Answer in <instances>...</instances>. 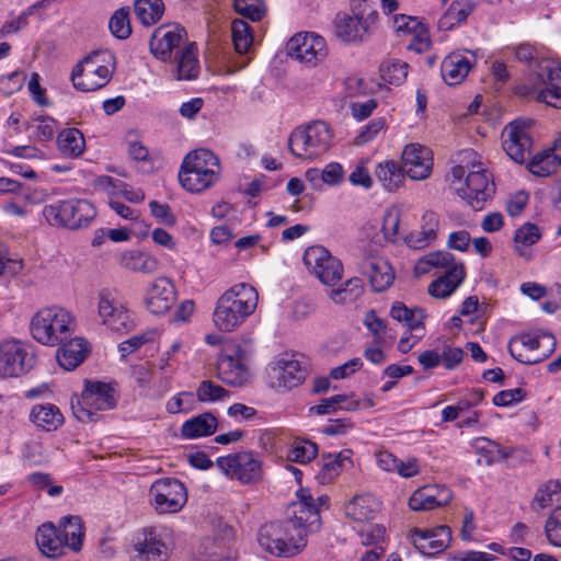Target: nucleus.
I'll use <instances>...</instances> for the list:
<instances>
[{
  "mask_svg": "<svg viewBox=\"0 0 561 561\" xmlns=\"http://www.w3.org/2000/svg\"><path fill=\"white\" fill-rule=\"evenodd\" d=\"M332 142L330 126L317 121L306 126L295 128L288 138L291 154L302 160H313L325 153Z\"/></svg>",
  "mask_w": 561,
  "mask_h": 561,
  "instance_id": "1a4fd4ad",
  "label": "nucleus"
},
{
  "mask_svg": "<svg viewBox=\"0 0 561 561\" xmlns=\"http://www.w3.org/2000/svg\"><path fill=\"white\" fill-rule=\"evenodd\" d=\"M57 147L64 156L77 158L85 149L84 136L78 128H66L57 136Z\"/></svg>",
  "mask_w": 561,
  "mask_h": 561,
  "instance_id": "c03bdc74",
  "label": "nucleus"
},
{
  "mask_svg": "<svg viewBox=\"0 0 561 561\" xmlns=\"http://www.w3.org/2000/svg\"><path fill=\"white\" fill-rule=\"evenodd\" d=\"M409 48L416 53H424L431 46L430 32L427 27L421 23L415 32L411 33Z\"/></svg>",
  "mask_w": 561,
  "mask_h": 561,
  "instance_id": "338daca9",
  "label": "nucleus"
},
{
  "mask_svg": "<svg viewBox=\"0 0 561 561\" xmlns=\"http://www.w3.org/2000/svg\"><path fill=\"white\" fill-rule=\"evenodd\" d=\"M90 352L88 342L82 337H75L57 350V360L65 370H73Z\"/></svg>",
  "mask_w": 561,
  "mask_h": 561,
  "instance_id": "c9c22d12",
  "label": "nucleus"
},
{
  "mask_svg": "<svg viewBox=\"0 0 561 561\" xmlns=\"http://www.w3.org/2000/svg\"><path fill=\"white\" fill-rule=\"evenodd\" d=\"M96 310L101 324L111 331L124 333L135 325L128 308L114 289L99 291Z\"/></svg>",
  "mask_w": 561,
  "mask_h": 561,
  "instance_id": "dca6fc26",
  "label": "nucleus"
},
{
  "mask_svg": "<svg viewBox=\"0 0 561 561\" xmlns=\"http://www.w3.org/2000/svg\"><path fill=\"white\" fill-rule=\"evenodd\" d=\"M35 541L39 551L48 558H56L65 553L58 528L51 523L43 524L37 528Z\"/></svg>",
  "mask_w": 561,
  "mask_h": 561,
  "instance_id": "4c0bfd02",
  "label": "nucleus"
},
{
  "mask_svg": "<svg viewBox=\"0 0 561 561\" xmlns=\"http://www.w3.org/2000/svg\"><path fill=\"white\" fill-rule=\"evenodd\" d=\"M216 463L222 473L243 484L255 483L262 477V460L252 451L219 457Z\"/></svg>",
  "mask_w": 561,
  "mask_h": 561,
  "instance_id": "a211bd4d",
  "label": "nucleus"
},
{
  "mask_svg": "<svg viewBox=\"0 0 561 561\" xmlns=\"http://www.w3.org/2000/svg\"><path fill=\"white\" fill-rule=\"evenodd\" d=\"M287 519L283 524L264 526L259 534V542L271 554L291 557L306 546L309 531L318 529L319 510L308 490L297 492V501L287 507Z\"/></svg>",
  "mask_w": 561,
  "mask_h": 561,
  "instance_id": "f257e3e1",
  "label": "nucleus"
},
{
  "mask_svg": "<svg viewBox=\"0 0 561 561\" xmlns=\"http://www.w3.org/2000/svg\"><path fill=\"white\" fill-rule=\"evenodd\" d=\"M231 37L239 59L229 69L230 72H236L248 66L250 59L244 57L253 43V34L250 25L242 20H234L231 23Z\"/></svg>",
  "mask_w": 561,
  "mask_h": 561,
  "instance_id": "473e14b6",
  "label": "nucleus"
},
{
  "mask_svg": "<svg viewBox=\"0 0 561 561\" xmlns=\"http://www.w3.org/2000/svg\"><path fill=\"white\" fill-rule=\"evenodd\" d=\"M175 300V286L168 277H158L149 284L145 297L149 312L163 314L171 309Z\"/></svg>",
  "mask_w": 561,
  "mask_h": 561,
  "instance_id": "393cba45",
  "label": "nucleus"
},
{
  "mask_svg": "<svg viewBox=\"0 0 561 561\" xmlns=\"http://www.w3.org/2000/svg\"><path fill=\"white\" fill-rule=\"evenodd\" d=\"M421 23L417 18L405 14H394L392 18V28L399 36H410L420 27Z\"/></svg>",
  "mask_w": 561,
  "mask_h": 561,
  "instance_id": "e2e57ef3",
  "label": "nucleus"
},
{
  "mask_svg": "<svg viewBox=\"0 0 561 561\" xmlns=\"http://www.w3.org/2000/svg\"><path fill=\"white\" fill-rule=\"evenodd\" d=\"M408 64L399 59H386L380 64V79L388 84L400 85L408 76Z\"/></svg>",
  "mask_w": 561,
  "mask_h": 561,
  "instance_id": "09e8293b",
  "label": "nucleus"
},
{
  "mask_svg": "<svg viewBox=\"0 0 561 561\" xmlns=\"http://www.w3.org/2000/svg\"><path fill=\"white\" fill-rule=\"evenodd\" d=\"M307 370L295 355H283L275 359L268 371L273 388L289 390L299 386L306 378Z\"/></svg>",
  "mask_w": 561,
  "mask_h": 561,
  "instance_id": "4be33fe9",
  "label": "nucleus"
},
{
  "mask_svg": "<svg viewBox=\"0 0 561 561\" xmlns=\"http://www.w3.org/2000/svg\"><path fill=\"white\" fill-rule=\"evenodd\" d=\"M536 54V49L528 44H522L515 48L517 60L530 61L528 71L517 85L516 92L522 96L561 108V67L552 59L537 58Z\"/></svg>",
  "mask_w": 561,
  "mask_h": 561,
  "instance_id": "f03ea898",
  "label": "nucleus"
},
{
  "mask_svg": "<svg viewBox=\"0 0 561 561\" xmlns=\"http://www.w3.org/2000/svg\"><path fill=\"white\" fill-rule=\"evenodd\" d=\"M108 27L115 37L119 39L127 38L131 33L129 11L124 8L117 10L111 18Z\"/></svg>",
  "mask_w": 561,
  "mask_h": 561,
  "instance_id": "4d7b16f0",
  "label": "nucleus"
},
{
  "mask_svg": "<svg viewBox=\"0 0 561 561\" xmlns=\"http://www.w3.org/2000/svg\"><path fill=\"white\" fill-rule=\"evenodd\" d=\"M530 125L531 121L515 119L507 124L503 129V149L516 163H524L530 154Z\"/></svg>",
  "mask_w": 561,
  "mask_h": 561,
  "instance_id": "412c9836",
  "label": "nucleus"
},
{
  "mask_svg": "<svg viewBox=\"0 0 561 561\" xmlns=\"http://www.w3.org/2000/svg\"><path fill=\"white\" fill-rule=\"evenodd\" d=\"M363 324L374 336V343L379 345L391 344L396 339V333L390 329L387 322L379 318L374 310L365 313Z\"/></svg>",
  "mask_w": 561,
  "mask_h": 561,
  "instance_id": "de8ad7c7",
  "label": "nucleus"
},
{
  "mask_svg": "<svg viewBox=\"0 0 561 561\" xmlns=\"http://www.w3.org/2000/svg\"><path fill=\"white\" fill-rule=\"evenodd\" d=\"M451 492L439 485H425L412 493L409 506L412 511H430L449 503Z\"/></svg>",
  "mask_w": 561,
  "mask_h": 561,
  "instance_id": "c85d7f7f",
  "label": "nucleus"
},
{
  "mask_svg": "<svg viewBox=\"0 0 561 561\" xmlns=\"http://www.w3.org/2000/svg\"><path fill=\"white\" fill-rule=\"evenodd\" d=\"M249 362L250 354L244 345L236 342L227 343L218 356L217 376L229 386H244L251 379Z\"/></svg>",
  "mask_w": 561,
  "mask_h": 561,
  "instance_id": "f8f14e48",
  "label": "nucleus"
},
{
  "mask_svg": "<svg viewBox=\"0 0 561 561\" xmlns=\"http://www.w3.org/2000/svg\"><path fill=\"white\" fill-rule=\"evenodd\" d=\"M352 450L344 449L336 454H329L323 458V463L317 473V479L321 484H329L337 478L342 471L353 466Z\"/></svg>",
  "mask_w": 561,
  "mask_h": 561,
  "instance_id": "72a5a7b5",
  "label": "nucleus"
},
{
  "mask_svg": "<svg viewBox=\"0 0 561 561\" xmlns=\"http://www.w3.org/2000/svg\"><path fill=\"white\" fill-rule=\"evenodd\" d=\"M216 427V417L210 413H203L184 422L181 433L184 438L193 439L211 435Z\"/></svg>",
  "mask_w": 561,
  "mask_h": 561,
  "instance_id": "37998d69",
  "label": "nucleus"
},
{
  "mask_svg": "<svg viewBox=\"0 0 561 561\" xmlns=\"http://www.w3.org/2000/svg\"><path fill=\"white\" fill-rule=\"evenodd\" d=\"M378 13L370 8L366 0L358 2L353 14H337L335 19V35L345 43L364 42L376 22Z\"/></svg>",
  "mask_w": 561,
  "mask_h": 561,
  "instance_id": "4468645a",
  "label": "nucleus"
},
{
  "mask_svg": "<svg viewBox=\"0 0 561 561\" xmlns=\"http://www.w3.org/2000/svg\"><path fill=\"white\" fill-rule=\"evenodd\" d=\"M363 293V280L359 277H351L337 287H331L328 291V297L336 305H347L355 302Z\"/></svg>",
  "mask_w": 561,
  "mask_h": 561,
  "instance_id": "a19ab883",
  "label": "nucleus"
},
{
  "mask_svg": "<svg viewBox=\"0 0 561 561\" xmlns=\"http://www.w3.org/2000/svg\"><path fill=\"white\" fill-rule=\"evenodd\" d=\"M35 363L25 344L8 340L0 344V378H15L26 374Z\"/></svg>",
  "mask_w": 561,
  "mask_h": 561,
  "instance_id": "6ab92c4d",
  "label": "nucleus"
},
{
  "mask_svg": "<svg viewBox=\"0 0 561 561\" xmlns=\"http://www.w3.org/2000/svg\"><path fill=\"white\" fill-rule=\"evenodd\" d=\"M534 504L540 510H545L553 504L561 502V481L549 480L541 484L534 496Z\"/></svg>",
  "mask_w": 561,
  "mask_h": 561,
  "instance_id": "3c124183",
  "label": "nucleus"
},
{
  "mask_svg": "<svg viewBox=\"0 0 561 561\" xmlns=\"http://www.w3.org/2000/svg\"><path fill=\"white\" fill-rule=\"evenodd\" d=\"M375 175L382 187L389 192L398 190L405 179L403 169L392 160L378 163L375 169Z\"/></svg>",
  "mask_w": 561,
  "mask_h": 561,
  "instance_id": "79ce46f5",
  "label": "nucleus"
},
{
  "mask_svg": "<svg viewBox=\"0 0 561 561\" xmlns=\"http://www.w3.org/2000/svg\"><path fill=\"white\" fill-rule=\"evenodd\" d=\"M556 348V339L548 332H528L512 337L510 354L518 362L533 365L545 360Z\"/></svg>",
  "mask_w": 561,
  "mask_h": 561,
  "instance_id": "ddd939ff",
  "label": "nucleus"
},
{
  "mask_svg": "<svg viewBox=\"0 0 561 561\" xmlns=\"http://www.w3.org/2000/svg\"><path fill=\"white\" fill-rule=\"evenodd\" d=\"M450 186L473 210H481L495 192L491 174L481 162L456 165L449 173Z\"/></svg>",
  "mask_w": 561,
  "mask_h": 561,
  "instance_id": "20e7f679",
  "label": "nucleus"
},
{
  "mask_svg": "<svg viewBox=\"0 0 561 561\" xmlns=\"http://www.w3.org/2000/svg\"><path fill=\"white\" fill-rule=\"evenodd\" d=\"M186 501V488L178 479H158L150 486L149 502L159 514L178 513L185 505Z\"/></svg>",
  "mask_w": 561,
  "mask_h": 561,
  "instance_id": "f3484780",
  "label": "nucleus"
},
{
  "mask_svg": "<svg viewBox=\"0 0 561 561\" xmlns=\"http://www.w3.org/2000/svg\"><path fill=\"white\" fill-rule=\"evenodd\" d=\"M115 404L114 389L101 381H87L81 396L71 400L75 417L83 423L95 422L99 411L113 409Z\"/></svg>",
  "mask_w": 561,
  "mask_h": 561,
  "instance_id": "9d476101",
  "label": "nucleus"
},
{
  "mask_svg": "<svg viewBox=\"0 0 561 561\" xmlns=\"http://www.w3.org/2000/svg\"><path fill=\"white\" fill-rule=\"evenodd\" d=\"M379 501L369 493L357 494L344 506L345 516L350 519L364 523L371 520L379 512Z\"/></svg>",
  "mask_w": 561,
  "mask_h": 561,
  "instance_id": "7c9ffc66",
  "label": "nucleus"
},
{
  "mask_svg": "<svg viewBox=\"0 0 561 561\" xmlns=\"http://www.w3.org/2000/svg\"><path fill=\"white\" fill-rule=\"evenodd\" d=\"M198 71L197 47L194 43H191L175 58L174 77L178 80H192L197 77Z\"/></svg>",
  "mask_w": 561,
  "mask_h": 561,
  "instance_id": "ea45409f",
  "label": "nucleus"
},
{
  "mask_svg": "<svg viewBox=\"0 0 561 561\" xmlns=\"http://www.w3.org/2000/svg\"><path fill=\"white\" fill-rule=\"evenodd\" d=\"M402 169L411 180L424 181L433 171V154L430 148L420 144H409L404 147Z\"/></svg>",
  "mask_w": 561,
  "mask_h": 561,
  "instance_id": "b1692460",
  "label": "nucleus"
},
{
  "mask_svg": "<svg viewBox=\"0 0 561 561\" xmlns=\"http://www.w3.org/2000/svg\"><path fill=\"white\" fill-rule=\"evenodd\" d=\"M118 265L134 273L150 275L159 270L158 259L145 251L131 249L119 253L117 257Z\"/></svg>",
  "mask_w": 561,
  "mask_h": 561,
  "instance_id": "c756f323",
  "label": "nucleus"
},
{
  "mask_svg": "<svg viewBox=\"0 0 561 561\" xmlns=\"http://www.w3.org/2000/svg\"><path fill=\"white\" fill-rule=\"evenodd\" d=\"M390 316L403 323L411 332H420L424 329L425 313L422 309H410L403 302L396 301L391 306Z\"/></svg>",
  "mask_w": 561,
  "mask_h": 561,
  "instance_id": "a18cd8bd",
  "label": "nucleus"
},
{
  "mask_svg": "<svg viewBox=\"0 0 561 561\" xmlns=\"http://www.w3.org/2000/svg\"><path fill=\"white\" fill-rule=\"evenodd\" d=\"M288 55L309 67L317 66L328 55L323 37L314 33H298L287 43Z\"/></svg>",
  "mask_w": 561,
  "mask_h": 561,
  "instance_id": "aec40b11",
  "label": "nucleus"
},
{
  "mask_svg": "<svg viewBox=\"0 0 561 561\" xmlns=\"http://www.w3.org/2000/svg\"><path fill=\"white\" fill-rule=\"evenodd\" d=\"M36 138L41 141L50 140L57 129V122L48 116L34 118Z\"/></svg>",
  "mask_w": 561,
  "mask_h": 561,
  "instance_id": "0e129e2a",
  "label": "nucleus"
},
{
  "mask_svg": "<svg viewBox=\"0 0 561 561\" xmlns=\"http://www.w3.org/2000/svg\"><path fill=\"white\" fill-rule=\"evenodd\" d=\"M195 401L193 392L183 391L169 399L165 409L171 414L187 413L193 410Z\"/></svg>",
  "mask_w": 561,
  "mask_h": 561,
  "instance_id": "bf43d9fd",
  "label": "nucleus"
},
{
  "mask_svg": "<svg viewBox=\"0 0 561 561\" xmlns=\"http://www.w3.org/2000/svg\"><path fill=\"white\" fill-rule=\"evenodd\" d=\"M561 167V139L554 141L552 147L536 153L528 163V170L538 176H548Z\"/></svg>",
  "mask_w": 561,
  "mask_h": 561,
  "instance_id": "2f4dec72",
  "label": "nucleus"
},
{
  "mask_svg": "<svg viewBox=\"0 0 561 561\" xmlns=\"http://www.w3.org/2000/svg\"><path fill=\"white\" fill-rule=\"evenodd\" d=\"M400 224V210L392 206L385 210L382 217V232L385 238L394 241L398 236Z\"/></svg>",
  "mask_w": 561,
  "mask_h": 561,
  "instance_id": "680f3d73",
  "label": "nucleus"
},
{
  "mask_svg": "<svg viewBox=\"0 0 561 561\" xmlns=\"http://www.w3.org/2000/svg\"><path fill=\"white\" fill-rule=\"evenodd\" d=\"M473 4L469 0L454 1L442 19L443 25H453L465 21L472 12Z\"/></svg>",
  "mask_w": 561,
  "mask_h": 561,
  "instance_id": "5fc2aeb1",
  "label": "nucleus"
},
{
  "mask_svg": "<svg viewBox=\"0 0 561 561\" xmlns=\"http://www.w3.org/2000/svg\"><path fill=\"white\" fill-rule=\"evenodd\" d=\"M30 421L37 427L46 432L56 431L64 423V415L51 403L36 404L30 412Z\"/></svg>",
  "mask_w": 561,
  "mask_h": 561,
  "instance_id": "58836bf2",
  "label": "nucleus"
},
{
  "mask_svg": "<svg viewBox=\"0 0 561 561\" xmlns=\"http://www.w3.org/2000/svg\"><path fill=\"white\" fill-rule=\"evenodd\" d=\"M76 329L73 314L65 308L53 306L37 311L30 324L31 334L43 345L55 346Z\"/></svg>",
  "mask_w": 561,
  "mask_h": 561,
  "instance_id": "423d86ee",
  "label": "nucleus"
},
{
  "mask_svg": "<svg viewBox=\"0 0 561 561\" xmlns=\"http://www.w3.org/2000/svg\"><path fill=\"white\" fill-rule=\"evenodd\" d=\"M218 157L207 149L188 152L179 171L181 186L190 193H202L211 187L219 179Z\"/></svg>",
  "mask_w": 561,
  "mask_h": 561,
  "instance_id": "39448f33",
  "label": "nucleus"
},
{
  "mask_svg": "<svg viewBox=\"0 0 561 561\" xmlns=\"http://www.w3.org/2000/svg\"><path fill=\"white\" fill-rule=\"evenodd\" d=\"M184 35V28L178 24L161 25L154 30L150 38V51L156 58L165 61L170 58L173 48L180 45Z\"/></svg>",
  "mask_w": 561,
  "mask_h": 561,
  "instance_id": "bb28decb",
  "label": "nucleus"
},
{
  "mask_svg": "<svg viewBox=\"0 0 561 561\" xmlns=\"http://www.w3.org/2000/svg\"><path fill=\"white\" fill-rule=\"evenodd\" d=\"M65 549L79 552L82 548L84 529L81 518L78 516L62 517L57 527Z\"/></svg>",
  "mask_w": 561,
  "mask_h": 561,
  "instance_id": "e433bc0d",
  "label": "nucleus"
},
{
  "mask_svg": "<svg viewBox=\"0 0 561 561\" xmlns=\"http://www.w3.org/2000/svg\"><path fill=\"white\" fill-rule=\"evenodd\" d=\"M430 267L446 270L444 275L432 282L428 286V294L438 299L449 297L466 276L463 264L456 262L453 254L446 251L427 254L419 261L416 266L423 273L428 272Z\"/></svg>",
  "mask_w": 561,
  "mask_h": 561,
  "instance_id": "6e6552de",
  "label": "nucleus"
},
{
  "mask_svg": "<svg viewBox=\"0 0 561 561\" xmlns=\"http://www.w3.org/2000/svg\"><path fill=\"white\" fill-rule=\"evenodd\" d=\"M21 270V261L11 257L7 248L0 242V276H13L16 275Z\"/></svg>",
  "mask_w": 561,
  "mask_h": 561,
  "instance_id": "774afa93",
  "label": "nucleus"
},
{
  "mask_svg": "<svg viewBox=\"0 0 561 561\" xmlns=\"http://www.w3.org/2000/svg\"><path fill=\"white\" fill-rule=\"evenodd\" d=\"M196 397L201 402L214 403L227 399L229 392L211 380H204L196 389Z\"/></svg>",
  "mask_w": 561,
  "mask_h": 561,
  "instance_id": "603ef678",
  "label": "nucleus"
},
{
  "mask_svg": "<svg viewBox=\"0 0 561 561\" xmlns=\"http://www.w3.org/2000/svg\"><path fill=\"white\" fill-rule=\"evenodd\" d=\"M545 534L550 545L561 547V506L548 516L545 523Z\"/></svg>",
  "mask_w": 561,
  "mask_h": 561,
  "instance_id": "052dcab7",
  "label": "nucleus"
},
{
  "mask_svg": "<svg viewBox=\"0 0 561 561\" xmlns=\"http://www.w3.org/2000/svg\"><path fill=\"white\" fill-rule=\"evenodd\" d=\"M540 239L539 228L534 224H525L515 231L514 243L518 253L538 242Z\"/></svg>",
  "mask_w": 561,
  "mask_h": 561,
  "instance_id": "864d4df0",
  "label": "nucleus"
},
{
  "mask_svg": "<svg viewBox=\"0 0 561 561\" xmlns=\"http://www.w3.org/2000/svg\"><path fill=\"white\" fill-rule=\"evenodd\" d=\"M334 397L341 398L337 410L347 412L357 411L362 408H371L375 404L371 398L358 399L355 394H335Z\"/></svg>",
  "mask_w": 561,
  "mask_h": 561,
  "instance_id": "69168bd1",
  "label": "nucleus"
},
{
  "mask_svg": "<svg viewBox=\"0 0 561 561\" xmlns=\"http://www.w3.org/2000/svg\"><path fill=\"white\" fill-rule=\"evenodd\" d=\"M164 10L162 0H136L134 11L137 19L144 25H152L157 23Z\"/></svg>",
  "mask_w": 561,
  "mask_h": 561,
  "instance_id": "8fccbe9b",
  "label": "nucleus"
},
{
  "mask_svg": "<svg viewBox=\"0 0 561 561\" xmlns=\"http://www.w3.org/2000/svg\"><path fill=\"white\" fill-rule=\"evenodd\" d=\"M474 62V55L454 51L444 58L440 72L444 81L449 85H457L468 76Z\"/></svg>",
  "mask_w": 561,
  "mask_h": 561,
  "instance_id": "cd10ccee",
  "label": "nucleus"
},
{
  "mask_svg": "<svg viewBox=\"0 0 561 561\" xmlns=\"http://www.w3.org/2000/svg\"><path fill=\"white\" fill-rule=\"evenodd\" d=\"M304 264L308 272L322 285L334 287L340 284L344 275L342 261L332 255L323 245H311L305 250Z\"/></svg>",
  "mask_w": 561,
  "mask_h": 561,
  "instance_id": "2eb2a0df",
  "label": "nucleus"
},
{
  "mask_svg": "<svg viewBox=\"0 0 561 561\" xmlns=\"http://www.w3.org/2000/svg\"><path fill=\"white\" fill-rule=\"evenodd\" d=\"M364 273L368 275L375 291L388 289L394 280V272L390 263L382 257H371L364 264Z\"/></svg>",
  "mask_w": 561,
  "mask_h": 561,
  "instance_id": "f704fd0d",
  "label": "nucleus"
},
{
  "mask_svg": "<svg viewBox=\"0 0 561 561\" xmlns=\"http://www.w3.org/2000/svg\"><path fill=\"white\" fill-rule=\"evenodd\" d=\"M43 215L53 226L79 229L90 225L96 216V209L87 199L72 198L46 205Z\"/></svg>",
  "mask_w": 561,
  "mask_h": 561,
  "instance_id": "9b49d317",
  "label": "nucleus"
},
{
  "mask_svg": "<svg viewBox=\"0 0 561 561\" xmlns=\"http://www.w3.org/2000/svg\"><path fill=\"white\" fill-rule=\"evenodd\" d=\"M135 549L142 561H167L170 556L165 535L156 529H145L139 535Z\"/></svg>",
  "mask_w": 561,
  "mask_h": 561,
  "instance_id": "a878e982",
  "label": "nucleus"
},
{
  "mask_svg": "<svg viewBox=\"0 0 561 561\" xmlns=\"http://www.w3.org/2000/svg\"><path fill=\"white\" fill-rule=\"evenodd\" d=\"M412 545L424 556L443 552L450 543L451 529L446 525L433 528H413L409 531Z\"/></svg>",
  "mask_w": 561,
  "mask_h": 561,
  "instance_id": "5701e85b",
  "label": "nucleus"
},
{
  "mask_svg": "<svg viewBox=\"0 0 561 561\" xmlns=\"http://www.w3.org/2000/svg\"><path fill=\"white\" fill-rule=\"evenodd\" d=\"M259 301L256 289L248 283H238L216 300L213 323L220 332L238 330L254 313Z\"/></svg>",
  "mask_w": 561,
  "mask_h": 561,
  "instance_id": "7ed1b4c3",
  "label": "nucleus"
},
{
  "mask_svg": "<svg viewBox=\"0 0 561 561\" xmlns=\"http://www.w3.org/2000/svg\"><path fill=\"white\" fill-rule=\"evenodd\" d=\"M234 9L237 13L252 21H260L266 12L263 0H234Z\"/></svg>",
  "mask_w": 561,
  "mask_h": 561,
  "instance_id": "6e6d98bb",
  "label": "nucleus"
},
{
  "mask_svg": "<svg viewBox=\"0 0 561 561\" xmlns=\"http://www.w3.org/2000/svg\"><path fill=\"white\" fill-rule=\"evenodd\" d=\"M316 444L309 440H298L293 444L288 451V459L291 461L306 463L312 460L317 455Z\"/></svg>",
  "mask_w": 561,
  "mask_h": 561,
  "instance_id": "13d9d810",
  "label": "nucleus"
},
{
  "mask_svg": "<svg viewBox=\"0 0 561 561\" xmlns=\"http://www.w3.org/2000/svg\"><path fill=\"white\" fill-rule=\"evenodd\" d=\"M115 70V58L107 50H96L84 57L71 71L77 90L92 92L105 87Z\"/></svg>",
  "mask_w": 561,
  "mask_h": 561,
  "instance_id": "0eeeda50",
  "label": "nucleus"
},
{
  "mask_svg": "<svg viewBox=\"0 0 561 561\" xmlns=\"http://www.w3.org/2000/svg\"><path fill=\"white\" fill-rule=\"evenodd\" d=\"M438 227V218L434 213H426L422 217V227L417 232H412L405 237V242L415 249L428 245L435 238Z\"/></svg>",
  "mask_w": 561,
  "mask_h": 561,
  "instance_id": "49530a36",
  "label": "nucleus"
}]
</instances>
